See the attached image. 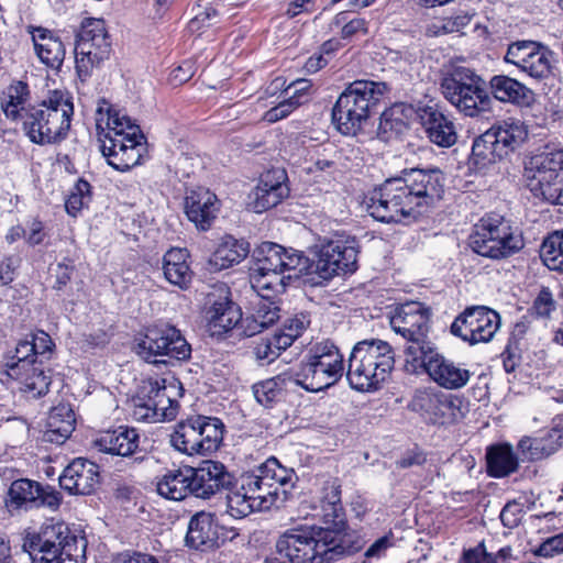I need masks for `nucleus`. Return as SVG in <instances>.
<instances>
[{
  "instance_id": "obj_1",
  "label": "nucleus",
  "mask_w": 563,
  "mask_h": 563,
  "mask_svg": "<svg viewBox=\"0 0 563 563\" xmlns=\"http://www.w3.org/2000/svg\"><path fill=\"white\" fill-rule=\"evenodd\" d=\"M444 175L438 167L404 169L386 179L365 198L368 213L380 222H400L422 213V208L440 200Z\"/></svg>"
},
{
  "instance_id": "obj_2",
  "label": "nucleus",
  "mask_w": 563,
  "mask_h": 563,
  "mask_svg": "<svg viewBox=\"0 0 563 563\" xmlns=\"http://www.w3.org/2000/svg\"><path fill=\"white\" fill-rule=\"evenodd\" d=\"M97 112L100 148L108 164L119 172H128L139 165L146 152L145 137L140 126L104 100Z\"/></svg>"
},
{
  "instance_id": "obj_3",
  "label": "nucleus",
  "mask_w": 563,
  "mask_h": 563,
  "mask_svg": "<svg viewBox=\"0 0 563 563\" xmlns=\"http://www.w3.org/2000/svg\"><path fill=\"white\" fill-rule=\"evenodd\" d=\"M275 548L278 559L288 563H330L357 551V548L338 542L330 530L307 526L287 529L278 537Z\"/></svg>"
},
{
  "instance_id": "obj_4",
  "label": "nucleus",
  "mask_w": 563,
  "mask_h": 563,
  "mask_svg": "<svg viewBox=\"0 0 563 563\" xmlns=\"http://www.w3.org/2000/svg\"><path fill=\"white\" fill-rule=\"evenodd\" d=\"M73 114L74 103L70 93L53 90L41 103L27 108L21 120L30 141L45 145L66 139Z\"/></svg>"
},
{
  "instance_id": "obj_5",
  "label": "nucleus",
  "mask_w": 563,
  "mask_h": 563,
  "mask_svg": "<svg viewBox=\"0 0 563 563\" xmlns=\"http://www.w3.org/2000/svg\"><path fill=\"white\" fill-rule=\"evenodd\" d=\"M440 90L443 98L464 117L479 118L492 111L493 101L486 82L470 67L452 65L444 69Z\"/></svg>"
},
{
  "instance_id": "obj_6",
  "label": "nucleus",
  "mask_w": 563,
  "mask_h": 563,
  "mask_svg": "<svg viewBox=\"0 0 563 563\" xmlns=\"http://www.w3.org/2000/svg\"><path fill=\"white\" fill-rule=\"evenodd\" d=\"M394 366L395 354L387 342L364 340L350 353L346 378L355 390L374 391L388 379Z\"/></svg>"
},
{
  "instance_id": "obj_7",
  "label": "nucleus",
  "mask_w": 563,
  "mask_h": 563,
  "mask_svg": "<svg viewBox=\"0 0 563 563\" xmlns=\"http://www.w3.org/2000/svg\"><path fill=\"white\" fill-rule=\"evenodd\" d=\"M389 86L384 81L355 80L339 96L332 121L343 135H356L368 120L371 109L376 106Z\"/></svg>"
},
{
  "instance_id": "obj_8",
  "label": "nucleus",
  "mask_w": 563,
  "mask_h": 563,
  "mask_svg": "<svg viewBox=\"0 0 563 563\" xmlns=\"http://www.w3.org/2000/svg\"><path fill=\"white\" fill-rule=\"evenodd\" d=\"M344 373V358L340 349L330 340L312 344L298 369L295 382L308 391L317 393L335 385Z\"/></svg>"
},
{
  "instance_id": "obj_9",
  "label": "nucleus",
  "mask_w": 563,
  "mask_h": 563,
  "mask_svg": "<svg viewBox=\"0 0 563 563\" xmlns=\"http://www.w3.org/2000/svg\"><path fill=\"white\" fill-rule=\"evenodd\" d=\"M527 136L528 131L520 120L495 123L474 139L471 162L479 170L488 168L519 148Z\"/></svg>"
},
{
  "instance_id": "obj_10",
  "label": "nucleus",
  "mask_w": 563,
  "mask_h": 563,
  "mask_svg": "<svg viewBox=\"0 0 563 563\" xmlns=\"http://www.w3.org/2000/svg\"><path fill=\"white\" fill-rule=\"evenodd\" d=\"M87 542L70 533L64 525L46 527L30 543V558L35 563H80Z\"/></svg>"
},
{
  "instance_id": "obj_11",
  "label": "nucleus",
  "mask_w": 563,
  "mask_h": 563,
  "mask_svg": "<svg viewBox=\"0 0 563 563\" xmlns=\"http://www.w3.org/2000/svg\"><path fill=\"white\" fill-rule=\"evenodd\" d=\"M468 244L478 255L496 260L508 257L523 246L521 236L514 234L509 222L498 213L486 214L474 225Z\"/></svg>"
},
{
  "instance_id": "obj_12",
  "label": "nucleus",
  "mask_w": 563,
  "mask_h": 563,
  "mask_svg": "<svg viewBox=\"0 0 563 563\" xmlns=\"http://www.w3.org/2000/svg\"><path fill=\"white\" fill-rule=\"evenodd\" d=\"M223 433L224 424L219 418L191 416L176 424L170 444L187 455L208 454L220 446Z\"/></svg>"
},
{
  "instance_id": "obj_13",
  "label": "nucleus",
  "mask_w": 563,
  "mask_h": 563,
  "mask_svg": "<svg viewBox=\"0 0 563 563\" xmlns=\"http://www.w3.org/2000/svg\"><path fill=\"white\" fill-rule=\"evenodd\" d=\"M177 385L166 379L143 380L133 399L132 417L136 421L155 423L173 420L178 412Z\"/></svg>"
},
{
  "instance_id": "obj_14",
  "label": "nucleus",
  "mask_w": 563,
  "mask_h": 563,
  "mask_svg": "<svg viewBox=\"0 0 563 563\" xmlns=\"http://www.w3.org/2000/svg\"><path fill=\"white\" fill-rule=\"evenodd\" d=\"M111 51V41L104 21L95 18L85 19L75 42L78 76L88 77L95 67H99L110 57Z\"/></svg>"
},
{
  "instance_id": "obj_15",
  "label": "nucleus",
  "mask_w": 563,
  "mask_h": 563,
  "mask_svg": "<svg viewBox=\"0 0 563 563\" xmlns=\"http://www.w3.org/2000/svg\"><path fill=\"white\" fill-rule=\"evenodd\" d=\"M136 354L148 363H166L158 356L170 360L187 361L191 355V346L181 332L169 324L150 327L136 339Z\"/></svg>"
},
{
  "instance_id": "obj_16",
  "label": "nucleus",
  "mask_w": 563,
  "mask_h": 563,
  "mask_svg": "<svg viewBox=\"0 0 563 563\" xmlns=\"http://www.w3.org/2000/svg\"><path fill=\"white\" fill-rule=\"evenodd\" d=\"M429 311L418 301H409L396 309L395 314L390 319L393 329L400 333L407 343L404 349L405 363L417 361L418 355L426 353L433 345L427 339L429 330Z\"/></svg>"
},
{
  "instance_id": "obj_17",
  "label": "nucleus",
  "mask_w": 563,
  "mask_h": 563,
  "mask_svg": "<svg viewBox=\"0 0 563 563\" xmlns=\"http://www.w3.org/2000/svg\"><path fill=\"white\" fill-rule=\"evenodd\" d=\"M255 475L244 474L240 478V485L227 495V511L235 518L242 519L254 511L269 510L278 503H283L280 492L264 488L261 483H255Z\"/></svg>"
},
{
  "instance_id": "obj_18",
  "label": "nucleus",
  "mask_w": 563,
  "mask_h": 563,
  "mask_svg": "<svg viewBox=\"0 0 563 563\" xmlns=\"http://www.w3.org/2000/svg\"><path fill=\"white\" fill-rule=\"evenodd\" d=\"M405 369L411 374L424 369L434 383L450 390L463 388L472 377L470 369L440 354L434 344L424 354L418 355L417 361L405 363Z\"/></svg>"
},
{
  "instance_id": "obj_19",
  "label": "nucleus",
  "mask_w": 563,
  "mask_h": 563,
  "mask_svg": "<svg viewBox=\"0 0 563 563\" xmlns=\"http://www.w3.org/2000/svg\"><path fill=\"white\" fill-rule=\"evenodd\" d=\"M501 325L500 314L486 306L464 309L452 322L451 333L470 345L490 342Z\"/></svg>"
},
{
  "instance_id": "obj_20",
  "label": "nucleus",
  "mask_w": 563,
  "mask_h": 563,
  "mask_svg": "<svg viewBox=\"0 0 563 563\" xmlns=\"http://www.w3.org/2000/svg\"><path fill=\"white\" fill-rule=\"evenodd\" d=\"M529 188L536 197L552 205H563V148L539 156L532 163Z\"/></svg>"
},
{
  "instance_id": "obj_21",
  "label": "nucleus",
  "mask_w": 563,
  "mask_h": 563,
  "mask_svg": "<svg viewBox=\"0 0 563 563\" xmlns=\"http://www.w3.org/2000/svg\"><path fill=\"white\" fill-rule=\"evenodd\" d=\"M553 52L541 42L520 40L508 45L504 60L534 79L548 78L553 68Z\"/></svg>"
},
{
  "instance_id": "obj_22",
  "label": "nucleus",
  "mask_w": 563,
  "mask_h": 563,
  "mask_svg": "<svg viewBox=\"0 0 563 563\" xmlns=\"http://www.w3.org/2000/svg\"><path fill=\"white\" fill-rule=\"evenodd\" d=\"M357 264V249L354 241H331L323 245L313 261L314 274L322 279L353 273Z\"/></svg>"
},
{
  "instance_id": "obj_23",
  "label": "nucleus",
  "mask_w": 563,
  "mask_h": 563,
  "mask_svg": "<svg viewBox=\"0 0 563 563\" xmlns=\"http://www.w3.org/2000/svg\"><path fill=\"white\" fill-rule=\"evenodd\" d=\"M9 506L16 509H36L47 507L56 510L60 503V494L51 486H43L38 482L27 478L11 483L9 492Z\"/></svg>"
},
{
  "instance_id": "obj_24",
  "label": "nucleus",
  "mask_w": 563,
  "mask_h": 563,
  "mask_svg": "<svg viewBox=\"0 0 563 563\" xmlns=\"http://www.w3.org/2000/svg\"><path fill=\"white\" fill-rule=\"evenodd\" d=\"M192 496L209 499L222 490H233L234 475L219 461L205 460L191 467Z\"/></svg>"
},
{
  "instance_id": "obj_25",
  "label": "nucleus",
  "mask_w": 563,
  "mask_h": 563,
  "mask_svg": "<svg viewBox=\"0 0 563 563\" xmlns=\"http://www.w3.org/2000/svg\"><path fill=\"white\" fill-rule=\"evenodd\" d=\"M416 404L433 424L449 426L464 417L463 401L456 395L442 391L422 393L417 397Z\"/></svg>"
},
{
  "instance_id": "obj_26",
  "label": "nucleus",
  "mask_w": 563,
  "mask_h": 563,
  "mask_svg": "<svg viewBox=\"0 0 563 563\" xmlns=\"http://www.w3.org/2000/svg\"><path fill=\"white\" fill-rule=\"evenodd\" d=\"M419 122L427 139L439 147H451L457 141L455 123L438 104H426L417 109Z\"/></svg>"
},
{
  "instance_id": "obj_27",
  "label": "nucleus",
  "mask_w": 563,
  "mask_h": 563,
  "mask_svg": "<svg viewBox=\"0 0 563 563\" xmlns=\"http://www.w3.org/2000/svg\"><path fill=\"white\" fill-rule=\"evenodd\" d=\"M53 346L51 336L44 331L26 334L16 343L14 351L5 356V374L9 376L13 367H20L22 364L25 368L40 360H48Z\"/></svg>"
},
{
  "instance_id": "obj_28",
  "label": "nucleus",
  "mask_w": 563,
  "mask_h": 563,
  "mask_svg": "<svg viewBox=\"0 0 563 563\" xmlns=\"http://www.w3.org/2000/svg\"><path fill=\"white\" fill-rule=\"evenodd\" d=\"M286 178V173L282 169L265 173L250 195L251 209L256 213H262L276 207L288 197L289 188L285 183Z\"/></svg>"
},
{
  "instance_id": "obj_29",
  "label": "nucleus",
  "mask_w": 563,
  "mask_h": 563,
  "mask_svg": "<svg viewBox=\"0 0 563 563\" xmlns=\"http://www.w3.org/2000/svg\"><path fill=\"white\" fill-rule=\"evenodd\" d=\"M99 482V466L82 457L71 461L59 476L60 487L71 495H89Z\"/></svg>"
},
{
  "instance_id": "obj_30",
  "label": "nucleus",
  "mask_w": 563,
  "mask_h": 563,
  "mask_svg": "<svg viewBox=\"0 0 563 563\" xmlns=\"http://www.w3.org/2000/svg\"><path fill=\"white\" fill-rule=\"evenodd\" d=\"M220 210V201L208 188L197 187L187 192L185 212L197 229L207 231Z\"/></svg>"
},
{
  "instance_id": "obj_31",
  "label": "nucleus",
  "mask_w": 563,
  "mask_h": 563,
  "mask_svg": "<svg viewBox=\"0 0 563 563\" xmlns=\"http://www.w3.org/2000/svg\"><path fill=\"white\" fill-rule=\"evenodd\" d=\"M9 377L20 384V390L27 398L33 399L46 395L52 383L51 369L45 365V360H40L25 368L23 364L13 367L12 372H9Z\"/></svg>"
},
{
  "instance_id": "obj_32",
  "label": "nucleus",
  "mask_w": 563,
  "mask_h": 563,
  "mask_svg": "<svg viewBox=\"0 0 563 563\" xmlns=\"http://www.w3.org/2000/svg\"><path fill=\"white\" fill-rule=\"evenodd\" d=\"M218 523L213 514L200 511L189 521L186 543L197 550L218 547Z\"/></svg>"
},
{
  "instance_id": "obj_33",
  "label": "nucleus",
  "mask_w": 563,
  "mask_h": 563,
  "mask_svg": "<svg viewBox=\"0 0 563 563\" xmlns=\"http://www.w3.org/2000/svg\"><path fill=\"white\" fill-rule=\"evenodd\" d=\"M95 445L100 452L129 456L139 448V433L135 429L119 427L115 430L102 432L95 440Z\"/></svg>"
},
{
  "instance_id": "obj_34",
  "label": "nucleus",
  "mask_w": 563,
  "mask_h": 563,
  "mask_svg": "<svg viewBox=\"0 0 563 563\" xmlns=\"http://www.w3.org/2000/svg\"><path fill=\"white\" fill-rule=\"evenodd\" d=\"M255 475V483H261L264 488L280 492L283 499L287 498V486L292 485V477L295 475L291 468L283 466L279 461L272 456L262 463L255 471L250 473Z\"/></svg>"
},
{
  "instance_id": "obj_35",
  "label": "nucleus",
  "mask_w": 563,
  "mask_h": 563,
  "mask_svg": "<svg viewBox=\"0 0 563 563\" xmlns=\"http://www.w3.org/2000/svg\"><path fill=\"white\" fill-rule=\"evenodd\" d=\"M280 308L271 299L269 294L262 295L254 311L242 319L241 328L246 336H253L272 327L280 317Z\"/></svg>"
},
{
  "instance_id": "obj_36",
  "label": "nucleus",
  "mask_w": 563,
  "mask_h": 563,
  "mask_svg": "<svg viewBox=\"0 0 563 563\" xmlns=\"http://www.w3.org/2000/svg\"><path fill=\"white\" fill-rule=\"evenodd\" d=\"M563 431L553 428L538 438L523 437L518 442V451L529 461H538L555 453L562 445Z\"/></svg>"
},
{
  "instance_id": "obj_37",
  "label": "nucleus",
  "mask_w": 563,
  "mask_h": 563,
  "mask_svg": "<svg viewBox=\"0 0 563 563\" xmlns=\"http://www.w3.org/2000/svg\"><path fill=\"white\" fill-rule=\"evenodd\" d=\"M75 413L68 405L54 407L47 417L43 441L63 444L75 430Z\"/></svg>"
},
{
  "instance_id": "obj_38",
  "label": "nucleus",
  "mask_w": 563,
  "mask_h": 563,
  "mask_svg": "<svg viewBox=\"0 0 563 563\" xmlns=\"http://www.w3.org/2000/svg\"><path fill=\"white\" fill-rule=\"evenodd\" d=\"M35 52L46 66L58 69L65 58L63 42L47 29L35 27L32 32Z\"/></svg>"
},
{
  "instance_id": "obj_39",
  "label": "nucleus",
  "mask_w": 563,
  "mask_h": 563,
  "mask_svg": "<svg viewBox=\"0 0 563 563\" xmlns=\"http://www.w3.org/2000/svg\"><path fill=\"white\" fill-rule=\"evenodd\" d=\"M250 253V244L231 235L224 236L209 258L213 271H222L240 264Z\"/></svg>"
},
{
  "instance_id": "obj_40",
  "label": "nucleus",
  "mask_w": 563,
  "mask_h": 563,
  "mask_svg": "<svg viewBox=\"0 0 563 563\" xmlns=\"http://www.w3.org/2000/svg\"><path fill=\"white\" fill-rule=\"evenodd\" d=\"M187 258L188 253L184 249H170L163 257V273L166 280L180 289H186L192 279Z\"/></svg>"
},
{
  "instance_id": "obj_41",
  "label": "nucleus",
  "mask_w": 563,
  "mask_h": 563,
  "mask_svg": "<svg viewBox=\"0 0 563 563\" xmlns=\"http://www.w3.org/2000/svg\"><path fill=\"white\" fill-rule=\"evenodd\" d=\"M191 466L168 471L157 483V493L170 500H183L192 495Z\"/></svg>"
},
{
  "instance_id": "obj_42",
  "label": "nucleus",
  "mask_w": 563,
  "mask_h": 563,
  "mask_svg": "<svg viewBox=\"0 0 563 563\" xmlns=\"http://www.w3.org/2000/svg\"><path fill=\"white\" fill-rule=\"evenodd\" d=\"M229 290L223 289V295L218 300H213L208 310L209 323L213 329L219 331H229L233 329L242 317L239 308L229 298Z\"/></svg>"
},
{
  "instance_id": "obj_43",
  "label": "nucleus",
  "mask_w": 563,
  "mask_h": 563,
  "mask_svg": "<svg viewBox=\"0 0 563 563\" xmlns=\"http://www.w3.org/2000/svg\"><path fill=\"white\" fill-rule=\"evenodd\" d=\"M487 471L493 477L500 478L518 470V457L508 443L490 445L486 451Z\"/></svg>"
},
{
  "instance_id": "obj_44",
  "label": "nucleus",
  "mask_w": 563,
  "mask_h": 563,
  "mask_svg": "<svg viewBox=\"0 0 563 563\" xmlns=\"http://www.w3.org/2000/svg\"><path fill=\"white\" fill-rule=\"evenodd\" d=\"M489 84L493 96L501 102L517 104L529 102L531 90L511 77L496 75L490 79Z\"/></svg>"
},
{
  "instance_id": "obj_45",
  "label": "nucleus",
  "mask_w": 563,
  "mask_h": 563,
  "mask_svg": "<svg viewBox=\"0 0 563 563\" xmlns=\"http://www.w3.org/2000/svg\"><path fill=\"white\" fill-rule=\"evenodd\" d=\"M284 246L263 242L253 252L250 273L283 271Z\"/></svg>"
},
{
  "instance_id": "obj_46",
  "label": "nucleus",
  "mask_w": 563,
  "mask_h": 563,
  "mask_svg": "<svg viewBox=\"0 0 563 563\" xmlns=\"http://www.w3.org/2000/svg\"><path fill=\"white\" fill-rule=\"evenodd\" d=\"M322 518L328 527L317 528V530H330L338 538V542L350 545L352 548L361 549V544L353 542V536L345 532L346 519L342 504L327 505L322 504Z\"/></svg>"
},
{
  "instance_id": "obj_47",
  "label": "nucleus",
  "mask_w": 563,
  "mask_h": 563,
  "mask_svg": "<svg viewBox=\"0 0 563 563\" xmlns=\"http://www.w3.org/2000/svg\"><path fill=\"white\" fill-rule=\"evenodd\" d=\"M407 111L410 112L411 108L404 103H396L382 113L378 124V135L382 140L388 141L407 130Z\"/></svg>"
},
{
  "instance_id": "obj_48",
  "label": "nucleus",
  "mask_w": 563,
  "mask_h": 563,
  "mask_svg": "<svg viewBox=\"0 0 563 563\" xmlns=\"http://www.w3.org/2000/svg\"><path fill=\"white\" fill-rule=\"evenodd\" d=\"M287 275L283 271L250 273L251 286L262 297L269 294L271 299L286 289Z\"/></svg>"
},
{
  "instance_id": "obj_49",
  "label": "nucleus",
  "mask_w": 563,
  "mask_h": 563,
  "mask_svg": "<svg viewBox=\"0 0 563 563\" xmlns=\"http://www.w3.org/2000/svg\"><path fill=\"white\" fill-rule=\"evenodd\" d=\"M29 97L27 85L23 81H15L7 88L1 108L8 119H22V114L27 109L24 103Z\"/></svg>"
},
{
  "instance_id": "obj_50",
  "label": "nucleus",
  "mask_w": 563,
  "mask_h": 563,
  "mask_svg": "<svg viewBox=\"0 0 563 563\" xmlns=\"http://www.w3.org/2000/svg\"><path fill=\"white\" fill-rule=\"evenodd\" d=\"M252 390L256 401L261 406L273 408L284 399L285 380L279 376L273 377L254 384Z\"/></svg>"
},
{
  "instance_id": "obj_51",
  "label": "nucleus",
  "mask_w": 563,
  "mask_h": 563,
  "mask_svg": "<svg viewBox=\"0 0 563 563\" xmlns=\"http://www.w3.org/2000/svg\"><path fill=\"white\" fill-rule=\"evenodd\" d=\"M541 258L549 269L563 273V230L554 231L544 239Z\"/></svg>"
},
{
  "instance_id": "obj_52",
  "label": "nucleus",
  "mask_w": 563,
  "mask_h": 563,
  "mask_svg": "<svg viewBox=\"0 0 563 563\" xmlns=\"http://www.w3.org/2000/svg\"><path fill=\"white\" fill-rule=\"evenodd\" d=\"M283 272L287 273V279L298 278L303 274H314L313 261L310 262L301 252L288 251L284 247Z\"/></svg>"
},
{
  "instance_id": "obj_53",
  "label": "nucleus",
  "mask_w": 563,
  "mask_h": 563,
  "mask_svg": "<svg viewBox=\"0 0 563 563\" xmlns=\"http://www.w3.org/2000/svg\"><path fill=\"white\" fill-rule=\"evenodd\" d=\"M332 24L335 26L342 25L341 37L344 40L351 38L357 34L365 35L368 33V22L364 18H354L347 21L346 12L338 13Z\"/></svg>"
},
{
  "instance_id": "obj_54",
  "label": "nucleus",
  "mask_w": 563,
  "mask_h": 563,
  "mask_svg": "<svg viewBox=\"0 0 563 563\" xmlns=\"http://www.w3.org/2000/svg\"><path fill=\"white\" fill-rule=\"evenodd\" d=\"M302 103L303 100H298L296 96H288L287 98L279 101L276 106L267 110L263 115V120L268 123H275L282 119L287 118Z\"/></svg>"
},
{
  "instance_id": "obj_55",
  "label": "nucleus",
  "mask_w": 563,
  "mask_h": 563,
  "mask_svg": "<svg viewBox=\"0 0 563 563\" xmlns=\"http://www.w3.org/2000/svg\"><path fill=\"white\" fill-rule=\"evenodd\" d=\"M523 516V506L517 500L507 503L500 512L503 525L509 529L516 528Z\"/></svg>"
},
{
  "instance_id": "obj_56",
  "label": "nucleus",
  "mask_w": 563,
  "mask_h": 563,
  "mask_svg": "<svg viewBox=\"0 0 563 563\" xmlns=\"http://www.w3.org/2000/svg\"><path fill=\"white\" fill-rule=\"evenodd\" d=\"M534 553L542 558H553L563 553V532L548 538L539 545Z\"/></svg>"
},
{
  "instance_id": "obj_57",
  "label": "nucleus",
  "mask_w": 563,
  "mask_h": 563,
  "mask_svg": "<svg viewBox=\"0 0 563 563\" xmlns=\"http://www.w3.org/2000/svg\"><path fill=\"white\" fill-rule=\"evenodd\" d=\"M533 309L539 317L545 318L555 309V302L548 288H542L533 302Z\"/></svg>"
},
{
  "instance_id": "obj_58",
  "label": "nucleus",
  "mask_w": 563,
  "mask_h": 563,
  "mask_svg": "<svg viewBox=\"0 0 563 563\" xmlns=\"http://www.w3.org/2000/svg\"><path fill=\"white\" fill-rule=\"evenodd\" d=\"M254 353L258 361L266 364L272 363L279 356L271 338L262 339L254 347Z\"/></svg>"
},
{
  "instance_id": "obj_59",
  "label": "nucleus",
  "mask_w": 563,
  "mask_h": 563,
  "mask_svg": "<svg viewBox=\"0 0 563 563\" xmlns=\"http://www.w3.org/2000/svg\"><path fill=\"white\" fill-rule=\"evenodd\" d=\"M460 563H497L496 556L487 553L484 544H478L474 549L465 551Z\"/></svg>"
},
{
  "instance_id": "obj_60",
  "label": "nucleus",
  "mask_w": 563,
  "mask_h": 563,
  "mask_svg": "<svg viewBox=\"0 0 563 563\" xmlns=\"http://www.w3.org/2000/svg\"><path fill=\"white\" fill-rule=\"evenodd\" d=\"M461 18H456L454 20L449 19L433 22L427 27V34L430 36H438L441 34L457 32L460 26L463 25L462 22H459Z\"/></svg>"
},
{
  "instance_id": "obj_61",
  "label": "nucleus",
  "mask_w": 563,
  "mask_h": 563,
  "mask_svg": "<svg viewBox=\"0 0 563 563\" xmlns=\"http://www.w3.org/2000/svg\"><path fill=\"white\" fill-rule=\"evenodd\" d=\"M218 15V12L212 7H205L189 21L188 29L190 32H198L206 25H210V21Z\"/></svg>"
},
{
  "instance_id": "obj_62",
  "label": "nucleus",
  "mask_w": 563,
  "mask_h": 563,
  "mask_svg": "<svg viewBox=\"0 0 563 563\" xmlns=\"http://www.w3.org/2000/svg\"><path fill=\"white\" fill-rule=\"evenodd\" d=\"M321 501L327 505L341 504V485L336 478L324 483Z\"/></svg>"
},
{
  "instance_id": "obj_63",
  "label": "nucleus",
  "mask_w": 563,
  "mask_h": 563,
  "mask_svg": "<svg viewBox=\"0 0 563 563\" xmlns=\"http://www.w3.org/2000/svg\"><path fill=\"white\" fill-rule=\"evenodd\" d=\"M25 236L29 244H41L46 236L43 223L38 220H32L25 230Z\"/></svg>"
},
{
  "instance_id": "obj_64",
  "label": "nucleus",
  "mask_w": 563,
  "mask_h": 563,
  "mask_svg": "<svg viewBox=\"0 0 563 563\" xmlns=\"http://www.w3.org/2000/svg\"><path fill=\"white\" fill-rule=\"evenodd\" d=\"M73 271H74L73 266L66 265L64 263H58L56 265V267L54 268V274H55V278H56L54 288L59 290L64 286H66L67 283L71 278Z\"/></svg>"
}]
</instances>
